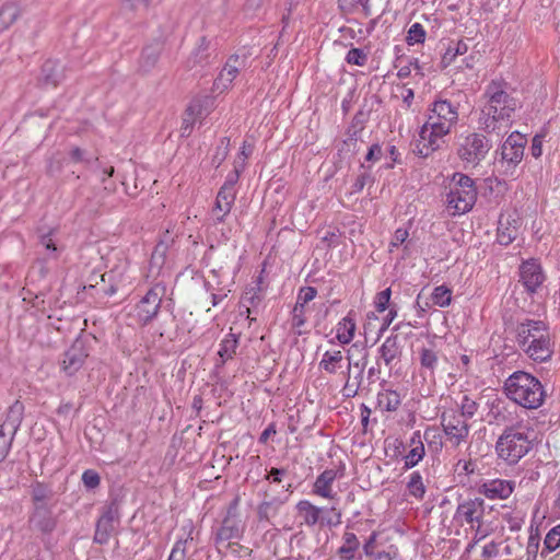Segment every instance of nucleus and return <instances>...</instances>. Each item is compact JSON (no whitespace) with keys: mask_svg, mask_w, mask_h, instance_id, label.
Wrapping results in <instances>:
<instances>
[{"mask_svg":"<svg viewBox=\"0 0 560 560\" xmlns=\"http://www.w3.org/2000/svg\"><path fill=\"white\" fill-rule=\"evenodd\" d=\"M508 88L504 80H491L486 86L483 97L487 103L481 109L486 132L495 131L499 121L510 120L517 107V100L508 93Z\"/></svg>","mask_w":560,"mask_h":560,"instance_id":"nucleus-1","label":"nucleus"},{"mask_svg":"<svg viewBox=\"0 0 560 560\" xmlns=\"http://www.w3.org/2000/svg\"><path fill=\"white\" fill-rule=\"evenodd\" d=\"M516 340L521 349L536 362H547L552 358L553 343L544 320L526 318L521 322L516 327Z\"/></svg>","mask_w":560,"mask_h":560,"instance_id":"nucleus-2","label":"nucleus"},{"mask_svg":"<svg viewBox=\"0 0 560 560\" xmlns=\"http://www.w3.org/2000/svg\"><path fill=\"white\" fill-rule=\"evenodd\" d=\"M506 397L525 409H538L547 397L541 382L525 371L513 372L504 382Z\"/></svg>","mask_w":560,"mask_h":560,"instance_id":"nucleus-3","label":"nucleus"},{"mask_svg":"<svg viewBox=\"0 0 560 560\" xmlns=\"http://www.w3.org/2000/svg\"><path fill=\"white\" fill-rule=\"evenodd\" d=\"M348 360L347 371L343 372L346 377L345 386L341 394L345 398L355 397L363 383V374L369 362V350L362 343H353L347 352Z\"/></svg>","mask_w":560,"mask_h":560,"instance_id":"nucleus-4","label":"nucleus"},{"mask_svg":"<svg viewBox=\"0 0 560 560\" xmlns=\"http://www.w3.org/2000/svg\"><path fill=\"white\" fill-rule=\"evenodd\" d=\"M532 448L528 435L513 427L505 428L495 443L498 457L508 465L517 464Z\"/></svg>","mask_w":560,"mask_h":560,"instance_id":"nucleus-5","label":"nucleus"},{"mask_svg":"<svg viewBox=\"0 0 560 560\" xmlns=\"http://www.w3.org/2000/svg\"><path fill=\"white\" fill-rule=\"evenodd\" d=\"M477 195L476 183L470 176L459 172L453 174L446 201L450 208L455 209V213L469 212L477 201Z\"/></svg>","mask_w":560,"mask_h":560,"instance_id":"nucleus-6","label":"nucleus"},{"mask_svg":"<svg viewBox=\"0 0 560 560\" xmlns=\"http://www.w3.org/2000/svg\"><path fill=\"white\" fill-rule=\"evenodd\" d=\"M492 148L487 136L479 132L460 135L457 140V156L466 165L476 167L483 161Z\"/></svg>","mask_w":560,"mask_h":560,"instance_id":"nucleus-7","label":"nucleus"},{"mask_svg":"<svg viewBox=\"0 0 560 560\" xmlns=\"http://www.w3.org/2000/svg\"><path fill=\"white\" fill-rule=\"evenodd\" d=\"M166 291V285L163 282H158L136 304L135 317L140 326H148L158 317Z\"/></svg>","mask_w":560,"mask_h":560,"instance_id":"nucleus-8","label":"nucleus"},{"mask_svg":"<svg viewBox=\"0 0 560 560\" xmlns=\"http://www.w3.org/2000/svg\"><path fill=\"white\" fill-rule=\"evenodd\" d=\"M91 352V337L80 334L62 353L60 371L67 376H74L84 365Z\"/></svg>","mask_w":560,"mask_h":560,"instance_id":"nucleus-9","label":"nucleus"},{"mask_svg":"<svg viewBox=\"0 0 560 560\" xmlns=\"http://www.w3.org/2000/svg\"><path fill=\"white\" fill-rule=\"evenodd\" d=\"M410 323L400 322L392 328V334L378 348L380 359L386 366H392L393 361H400L404 351V341L412 336L409 329Z\"/></svg>","mask_w":560,"mask_h":560,"instance_id":"nucleus-10","label":"nucleus"},{"mask_svg":"<svg viewBox=\"0 0 560 560\" xmlns=\"http://www.w3.org/2000/svg\"><path fill=\"white\" fill-rule=\"evenodd\" d=\"M238 498H235L228 506L225 516L221 525L214 533L213 542L219 552H221L220 545L233 539H241L244 534V525L240 518L238 513Z\"/></svg>","mask_w":560,"mask_h":560,"instance_id":"nucleus-11","label":"nucleus"},{"mask_svg":"<svg viewBox=\"0 0 560 560\" xmlns=\"http://www.w3.org/2000/svg\"><path fill=\"white\" fill-rule=\"evenodd\" d=\"M527 138L525 135L513 131L500 148V162L505 166L504 173L513 175L516 166L524 158Z\"/></svg>","mask_w":560,"mask_h":560,"instance_id":"nucleus-12","label":"nucleus"},{"mask_svg":"<svg viewBox=\"0 0 560 560\" xmlns=\"http://www.w3.org/2000/svg\"><path fill=\"white\" fill-rule=\"evenodd\" d=\"M427 121L438 122L452 130L458 121V105L446 98H436L429 106Z\"/></svg>","mask_w":560,"mask_h":560,"instance_id":"nucleus-13","label":"nucleus"},{"mask_svg":"<svg viewBox=\"0 0 560 560\" xmlns=\"http://www.w3.org/2000/svg\"><path fill=\"white\" fill-rule=\"evenodd\" d=\"M441 424L453 446H458L468 438L469 424L463 419V415H457L455 410L443 412Z\"/></svg>","mask_w":560,"mask_h":560,"instance_id":"nucleus-14","label":"nucleus"},{"mask_svg":"<svg viewBox=\"0 0 560 560\" xmlns=\"http://www.w3.org/2000/svg\"><path fill=\"white\" fill-rule=\"evenodd\" d=\"M485 513L486 503L481 497H467L458 502L454 518L460 520L474 528L475 523H483Z\"/></svg>","mask_w":560,"mask_h":560,"instance_id":"nucleus-15","label":"nucleus"},{"mask_svg":"<svg viewBox=\"0 0 560 560\" xmlns=\"http://www.w3.org/2000/svg\"><path fill=\"white\" fill-rule=\"evenodd\" d=\"M520 278L529 295L535 294L546 280L542 267L536 258L522 261L520 265Z\"/></svg>","mask_w":560,"mask_h":560,"instance_id":"nucleus-16","label":"nucleus"},{"mask_svg":"<svg viewBox=\"0 0 560 560\" xmlns=\"http://www.w3.org/2000/svg\"><path fill=\"white\" fill-rule=\"evenodd\" d=\"M515 489L513 480L505 479H490L482 481L478 488L477 493L490 500H505Z\"/></svg>","mask_w":560,"mask_h":560,"instance_id":"nucleus-17","label":"nucleus"},{"mask_svg":"<svg viewBox=\"0 0 560 560\" xmlns=\"http://www.w3.org/2000/svg\"><path fill=\"white\" fill-rule=\"evenodd\" d=\"M451 131L438 122L425 121L419 130V138L425 142V145L435 152L440 149V141Z\"/></svg>","mask_w":560,"mask_h":560,"instance_id":"nucleus-18","label":"nucleus"},{"mask_svg":"<svg viewBox=\"0 0 560 560\" xmlns=\"http://www.w3.org/2000/svg\"><path fill=\"white\" fill-rule=\"evenodd\" d=\"M343 470V466L338 470H324L320 475L317 476L313 486V492L325 499H334L336 493L332 492L331 485L338 477H342Z\"/></svg>","mask_w":560,"mask_h":560,"instance_id":"nucleus-19","label":"nucleus"},{"mask_svg":"<svg viewBox=\"0 0 560 560\" xmlns=\"http://www.w3.org/2000/svg\"><path fill=\"white\" fill-rule=\"evenodd\" d=\"M336 553L340 560H362L361 542L357 535L351 532H345L342 545L337 549Z\"/></svg>","mask_w":560,"mask_h":560,"instance_id":"nucleus-20","label":"nucleus"},{"mask_svg":"<svg viewBox=\"0 0 560 560\" xmlns=\"http://www.w3.org/2000/svg\"><path fill=\"white\" fill-rule=\"evenodd\" d=\"M162 50L163 42L160 39H154L150 44L145 45L139 59L140 70L143 72H150L158 63Z\"/></svg>","mask_w":560,"mask_h":560,"instance_id":"nucleus-21","label":"nucleus"},{"mask_svg":"<svg viewBox=\"0 0 560 560\" xmlns=\"http://www.w3.org/2000/svg\"><path fill=\"white\" fill-rule=\"evenodd\" d=\"M516 223L517 220L512 218V215H500L497 229V242L500 245L509 246L516 240Z\"/></svg>","mask_w":560,"mask_h":560,"instance_id":"nucleus-22","label":"nucleus"},{"mask_svg":"<svg viewBox=\"0 0 560 560\" xmlns=\"http://www.w3.org/2000/svg\"><path fill=\"white\" fill-rule=\"evenodd\" d=\"M23 416L24 404L21 400L16 399L9 407L5 419L3 423L0 425V428L8 431V433H12V435H16L22 424Z\"/></svg>","mask_w":560,"mask_h":560,"instance_id":"nucleus-23","label":"nucleus"},{"mask_svg":"<svg viewBox=\"0 0 560 560\" xmlns=\"http://www.w3.org/2000/svg\"><path fill=\"white\" fill-rule=\"evenodd\" d=\"M212 62V52L210 49V40L202 36L199 38L197 47L191 51L188 58L189 67H206Z\"/></svg>","mask_w":560,"mask_h":560,"instance_id":"nucleus-24","label":"nucleus"},{"mask_svg":"<svg viewBox=\"0 0 560 560\" xmlns=\"http://www.w3.org/2000/svg\"><path fill=\"white\" fill-rule=\"evenodd\" d=\"M39 80L44 85L56 88L63 80V69L61 65L56 60H46L42 66Z\"/></svg>","mask_w":560,"mask_h":560,"instance_id":"nucleus-25","label":"nucleus"},{"mask_svg":"<svg viewBox=\"0 0 560 560\" xmlns=\"http://www.w3.org/2000/svg\"><path fill=\"white\" fill-rule=\"evenodd\" d=\"M30 523L39 532L50 534L57 526V520L51 509L44 511H32Z\"/></svg>","mask_w":560,"mask_h":560,"instance_id":"nucleus-26","label":"nucleus"},{"mask_svg":"<svg viewBox=\"0 0 560 560\" xmlns=\"http://www.w3.org/2000/svg\"><path fill=\"white\" fill-rule=\"evenodd\" d=\"M296 510L307 526H314L320 523L322 513L324 512V508H318L308 500L299 501Z\"/></svg>","mask_w":560,"mask_h":560,"instance_id":"nucleus-27","label":"nucleus"},{"mask_svg":"<svg viewBox=\"0 0 560 560\" xmlns=\"http://www.w3.org/2000/svg\"><path fill=\"white\" fill-rule=\"evenodd\" d=\"M235 200V191H226L225 188H220L215 198L214 211H220L221 214L215 218V222H224L225 217L230 213Z\"/></svg>","mask_w":560,"mask_h":560,"instance_id":"nucleus-28","label":"nucleus"},{"mask_svg":"<svg viewBox=\"0 0 560 560\" xmlns=\"http://www.w3.org/2000/svg\"><path fill=\"white\" fill-rule=\"evenodd\" d=\"M351 313L343 317L336 326V339L341 346L350 343L354 337L355 322L351 317Z\"/></svg>","mask_w":560,"mask_h":560,"instance_id":"nucleus-29","label":"nucleus"},{"mask_svg":"<svg viewBox=\"0 0 560 560\" xmlns=\"http://www.w3.org/2000/svg\"><path fill=\"white\" fill-rule=\"evenodd\" d=\"M237 346L238 336L233 332H229L220 342L218 355L221 360L220 363H217V366H222L228 360L233 359L236 353Z\"/></svg>","mask_w":560,"mask_h":560,"instance_id":"nucleus-30","label":"nucleus"},{"mask_svg":"<svg viewBox=\"0 0 560 560\" xmlns=\"http://www.w3.org/2000/svg\"><path fill=\"white\" fill-rule=\"evenodd\" d=\"M283 501L277 497L270 500H264L257 508V517L259 522L270 523V520L279 513Z\"/></svg>","mask_w":560,"mask_h":560,"instance_id":"nucleus-31","label":"nucleus"},{"mask_svg":"<svg viewBox=\"0 0 560 560\" xmlns=\"http://www.w3.org/2000/svg\"><path fill=\"white\" fill-rule=\"evenodd\" d=\"M401 404L400 395L393 389H383L377 394V406L388 412L396 411Z\"/></svg>","mask_w":560,"mask_h":560,"instance_id":"nucleus-32","label":"nucleus"},{"mask_svg":"<svg viewBox=\"0 0 560 560\" xmlns=\"http://www.w3.org/2000/svg\"><path fill=\"white\" fill-rule=\"evenodd\" d=\"M342 360L343 355L340 350L326 351L319 361L318 368L328 374H335L340 368Z\"/></svg>","mask_w":560,"mask_h":560,"instance_id":"nucleus-33","label":"nucleus"},{"mask_svg":"<svg viewBox=\"0 0 560 560\" xmlns=\"http://www.w3.org/2000/svg\"><path fill=\"white\" fill-rule=\"evenodd\" d=\"M238 72L240 69H237L235 66L225 63L222 71L213 82L214 90L220 92L226 90L237 77Z\"/></svg>","mask_w":560,"mask_h":560,"instance_id":"nucleus-34","label":"nucleus"},{"mask_svg":"<svg viewBox=\"0 0 560 560\" xmlns=\"http://www.w3.org/2000/svg\"><path fill=\"white\" fill-rule=\"evenodd\" d=\"M468 45L464 40H457L454 45H450L441 59V68L445 69L451 66L457 56L465 55Z\"/></svg>","mask_w":560,"mask_h":560,"instance_id":"nucleus-35","label":"nucleus"},{"mask_svg":"<svg viewBox=\"0 0 560 560\" xmlns=\"http://www.w3.org/2000/svg\"><path fill=\"white\" fill-rule=\"evenodd\" d=\"M20 14L19 7L13 3H4L0 8V33L7 30L10 25H12Z\"/></svg>","mask_w":560,"mask_h":560,"instance_id":"nucleus-36","label":"nucleus"},{"mask_svg":"<svg viewBox=\"0 0 560 560\" xmlns=\"http://www.w3.org/2000/svg\"><path fill=\"white\" fill-rule=\"evenodd\" d=\"M407 491L409 495L416 498L417 500L423 499L425 494V486L419 471H413L410 474L409 481L407 482Z\"/></svg>","mask_w":560,"mask_h":560,"instance_id":"nucleus-37","label":"nucleus"},{"mask_svg":"<svg viewBox=\"0 0 560 560\" xmlns=\"http://www.w3.org/2000/svg\"><path fill=\"white\" fill-rule=\"evenodd\" d=\"M54 491L51 487L43 481H35L31 486L32 501H51L54 499Z\"/></svg>","mask_w":560,"mask_h":560,"instance_id":"nucleus-38","label":"nucleus"},{"mask_svg":"<svg viewBox=\"0 0 560 560\" xmlns=\"http://www.w3.org/2000/svg\"><path fill=\"white\" fill-rule=\"evenodd\" d=\"M560 546V524L552 527L546 535L541 557L555 551Z\"/></svg>","mask_w":560,"mask_h":560,"instance_id":"nucleus-39","label":"nucleus"},{"mask_svg":"<svg viewBox=\"0 0 560 560\" xmlns=\"http://www.w3.org/2000/svg\"><path fill=\"white\" fill-rule=\"evenodd\" d=\"M431 300L434 305L447 307L452 302V290L445 284L435 287L431 294Z\"/></svg>","mask_w":560,"mask_h":560,"instance_id":"nucleus-40","label":"nucleus"},{"mask_svg":"<svg viewBox=\"0 0 560 560\" xmlns=\"http://www.w3.org/2000/svg\"><path fill=\"white\" fill-rule=\"evenodd\" d=\"M230 151V138L223 137L220 139L219 144L215 148L214 154L211 159V165L218 168L228 158Z\"/></svg>","mask_w":560,"mask_h":560,"instance_id":"nucleus-41","label":"nucleus"},{"mask_svg":"<svg viewBox=\"0 0 560 560\" xmlns=\"http://www.w3.org/2000/svg\"><path fill=\"white\" fill-rule=\"evenodd\" d=\"M360 168H364L365 171L360 173L355 178L354 183L351 186V194H359L363 190L366 184L373 185L375 182L374 176L370 173L371 166H365L363 163L360 165Z\"/></svg>","mask_w":560,"mask_h":560,"instance_id":"nucleus-42","label":"nucleus"},{"mask_svg":"<svg viewBox=\"0 0 560 560\" xmlns=\"http://www.w3.org/2000/svg\"><path fill=\"white\" fill-rule=\"evenodd\" d=\"M540 546V535L538 528L530 526V534L526 546V560H536Z\"/></svg>","mask_w":560,"mask_h":560,"instance_id":"nucleus-43","label":"nucleus"},{"mask_svg":"<svg viewBox=\"0 0 560 560\" xmlns=\"http://www.w3.org/2000/svg\"><path fill=\"white\" fill-rule=\"evenodd\" d=\"M369 119V113L360 109L353 116L350 126L347 129V133L357 136L360 138V133L363 131L365 124Z\"/></svg>","mask_w":560,"mask_h":560,"instance_id":"nucleus-44","label":"nucleus"},{"mask_svg":"<svg viewBox=\"0 0 560 560\" xmlns=\"http://www.w3.org/2000/svg\"><path fill=\"white\" fill-rule=\"evenodd\" d=\"M425 35L427 32L423 25L416 22L409 27L406 36V42L409 46H413L416 44H423L425 40Z\"/></svg>","mask_w":560,"mask_h":560,"instance_id":"nucleus-45","label":"nucleus"},{"mask_svg":"<svg viewBox=\"0 0 560 560\" xmlns=\"http://www.w3.org/2000/svg\"><path fill=\"white\" fill-rule=\"evenodd\" d=\"M425 448L424 445L411 447L407 455L404 456L405 465L404 469L408 470L417 466L424 457Z\"/></svg>","mask_w":560,"mask_h":560,"instance_id":"nucleus-46","label":"nucleus"},{"mask_svg":"<svg viewBox=\"0 0 560 560\" xmlns=\"http://www.w3.org/2000/svg\"><path fill=\"white\" fill-rule=\"evenodd\" d=\"M341 524V512L336 508H324V512L320 517V525L329 528L337 527Z\"/></svg>","mask_w":560,"mask_h":560,"instance_id":"nucleus-47","label":"nucleus"},{"mask_svg":"<svg viewBox=\"0 0 560 560\" xmlns=\"http://www.w3.org/2000/svg\"><path fill=\"white\" fill-rule=\"evenodd\" d=\"M439 358L434 350L429 348H422L420 350V364L421 368L429 370L431 373L434 372L438 366Z\"/></svg>","mask_w":560,"mask_h":560,"instance_id":"nucleus-48","label":"nucleus"},{"mask_svg":"<svg viewBox=\"0 0 560 560\" xmlns=\"http://www.w3.org/2000/svg\"><path fill=\"white\" fill-rule=\"evenodd\" d=\"M369 54L362 48L352 47L348 50L345 60L349 65L364 67L368 62Z\"/></svg>","mask_w":560,"mask_h":560,"instance_id":"nucleus-49","label":"nucleus"},{"mask_svg":"<svg viewBox=\"0 0 560 560\" xmlns=\"http://www.w3.org/2000/svg\"><path fill=\"white\" fill-rule=\"evenodd\" d=\"M69 156L71 161L74 163H84L89 166H98V158L89 156L88 151L79 147L71 149V151L69 152Z\"/></svg>","mask_w":560,"mask_h":560,"instance_id":"nucleus-50","label":"nucleus"},{"mask_svg":"<svg viewBox=\"0 0 560 560\" xmlns=\"http://www.w3.org/2000/svg\"><path fill=\"white\" fill-rule=\"evenodd\" d=\"M306 305L302 302H295V305L291 312V325L293 328H300L306 323Z\"/></svg>","mask_w":560,"mask_h":560,"instance_id":"nucleus-51","label":"nucleus"},{"mask_svg":"<svg viewBox=\"0 0 560 560\" xmlns=\"http://www.w3.org/2000/svg\"><path fill=\"white\" fill-rule=\"evenodd\" d=\"M390 299H392V289L390 288H386L385 290L378 292L374 300L375 310L378 313H383L386 310H389V307L393 305L390 303Z\"/></svg>","mask_w":560,"mask_h":560,"instance_id":"nucleus-52","label":"nucleus"},{"mask_svg":"<svg viewBox=\"0 0 560 560\" xmlns=\"http://www.w3.org/2000/svg\"><path fill=\"white\" fill-rule=\"evenodd\" d=\"M14 439L15 435L9 433L8 436L7 431L0 428V463L4 462L5 458L8 457Z\"/></svg>","mask_w":560,"mask_h":560,"instance_id":"nucleus-53","label":"nucleus"},{"mask_svg":"<svg viewBox=\"0 0 560 560\" xmlns=\"http://www.w3.org/2000/svg\"><path fill=\"white\" fill-rule=\"evenodd\" d=\"M81 480L88 490H93L97 488L101 483V477L98 472L94 469L84 470Z\"/></svg>","mask_w":560,"mask_h":560,"instance_id":"nucleus-54","label":"nucleus"},{"mask_svg":"<svg viewBox=\"0 0 560 560\" xmlns=\"http://www.w3.org/2000/svg\"><path fill=\"white\" fill-rule=\"evenodd\" d=\"M423 439L428 443L429 448L439 451L442 448V436L436 433L433 428H427L423 434Z\"/></svg>","mask_w":560,"mask_h":560,"instance_id":"nucleus-55","label":"nucleus"},{"mask_svg":"<svg viewBox=\"0 0 560 560\" xmlns=\"http://www.w3.org/2000/svg\"><path fill=\"white\" fill-rule=\"evenodd\" d=\"M119 516V508L117 500H112L107 505L104 506L103 513L100 516L101 520L113 523Z\"/></svg>","mask_w":560,"mask_h":560,"instance_id":"nucleus-56","label":"nucleus"},{"mask_svg":"<svg viewBox=\"0 0 560 560\" xmlns=\"http://www.w3.org/2000/svg\"><path fill=\"white\" fill-rule=\"evenodd\" d=\"M476 411L477 404L465 395L460 404V411H457V415H463V419L467 421L468 419L474 417Z\"/></svg>","mask_w":560,"mask_h":560,"instance_id":"nucleus-57","label":"nucleus"},{"mask_svg":"<svg viewBox=\"0 0 560 560\" xmlns=\"http://www.w3.org/2000/svg\"><path fill=\"white\" fill-rule=\"evenodd\" d=\"M40 244L45 247L47 250V258L48 259H56L59 255V249L51 238V232L44 234L40 236Z\"/></svg>","mask_w":560,"mask_h":560,"instance_id":"nucleus-58","label":"nucleus"},{"mask_svg":"<svg viewBox=\"0 0 560 560\" xmlns=\"http://www.w3.org/2000/svg\"><path fill=\"white\" fill-rule=\"evenodd\" d=\"M188 538H179L173 546L167 560H185Z\"/></svg>","mask_w":560,"mask_h":560,"instance_id":"nucleus-59","label":"nucleus"},{"mask_svg":"<svg viewBox=\"0 0 560 560\" xmlns=\"http://www.w3.org/2000/svg\"><path fill=\"white\" fill-rule=\"evenodd\" d=\"M166 250H167V245L164 244L163 242H160L159 244H156V246L154 247V250L151 255V265H156L159 267H161L163 264H164V258H165V255H166Z\"/></svg>","mask_w":560,"mask_h":560,"instance_id":"nucleus-60","label":"nucleus"},{"mask_svg":"<svg viewBox=\"0 0 560 560\" xmlns=\"http://www.w3.org/2000/svg\"><path fill=\"white\" fill-rule=\"evenodd\" d=\"M288 474V469L283 467H271L269 470H267V474L265 475L264 479L268 480L271 483H281L283 477Z\"/></svg>","mask_w":560,"mask_h":560,"instance_id":"nucleus-61","label":"nucleus"},{"mask_svg":"<svg viewBox=\"0 0 560 560\" xmlns=\"http://www.w3.org/2000/svg\"><path fill=\"white\" fill-rule=\"evenodd\" d=\"M317 295V290L314 287H302L299 290L296 302H302V304L306 305L308 302L313 301Z\"/></svg>","mask_w":560,"mask_h":560,"instance_id":"nucleus-62","label":"nucleus"},{"mask_svg":"<svg viewBox=\"0 0 560 560\" xmlns=\"http://www.w3.org/2000/svg\"><path fill=\"white\" fill-rule=\"evenodd\" d=\"M347 136H348L347 139H345L342 141V144L338 151H339V153L355 154L359 137L352 136L351 133H347Z\"/></svg>","mask_w":560,"mask_h":560,"instance_id":"nucleus-63","label":"nucleus"},{"mask_svg":"<svg viewBox=\"0 0 560 560\" xmlns=\"http://www.w3.org/2000/svg\"><path fill=\"white\" fill-rule=\"evenodd\" d=\"M499 556V544L495 541H491L483 546L481 557L482 560H491Z\"/></svg>","mask_w":560,"mask_h":560,"instance_id":"nucleus-64","label":"nucleus"}]
</instances>
